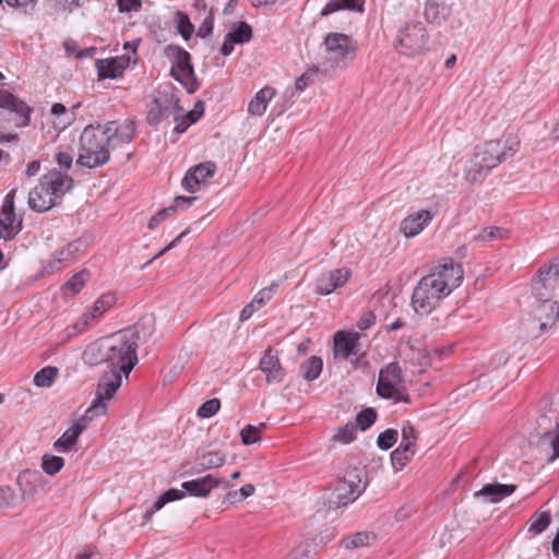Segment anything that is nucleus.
Wrapping results in <instances>:
<instances>
[{
  "mask_svg": "<svg viewBox=\"0 0 559 559\" xmlns=\"http://www.w3.org/2000/svg\"><path fill=\"white\" fill-rule=\"evenodd\" d=\"M397 437V430L386 429L378 436L377 444L381 450H389L396 443Z\"/></svg>",
  "mask_w": 559,
  "mask_h": 559,
  "instance_id": "49530a36",
  "label": "nucleus"
},
{
  "mask_svg": "<svg viewBox=\"0 0 559 559\" xmlns=\"http://www.w3.org/2000/svg\"><path fill=\"white\" fill-rule=\"evenodd\" d=\"M275 96V90L270 86L261 88L248 105V112L252 116H261L266 110L269 102Z\"/></svg>",
  "mask_w": 559,
  "mask_h": 559,
  "instance_id": "c85d7f7f",
  "label": "nucleus"
},
{
  "mask_svg": "<svg viewBox=\"0 0 559 559\" xmlns=\"http://www.w3.org/2000/svg\"><path fill=\"white\" fill-rule=\"evenodd\" d=\"M138 326L139 324L118 331L90 344L83 352V359L88 365L107 362L110 371H118L128 377L138 364Z\"/></svg>",
  "mask_w": 559,
  "mask_h": 559,
  "instance_id": "f257e3e1",
  "label": "nucleus"
},
{
  "mask_svg": "<svg viewBox=\"0 0 559 559\" xmlns=\"http://www.w3.org/2000/svg\"><path fill=\"white\" fill-rule=\"evenodd\" d=\"M463 269L451 258L441 259L438 264L416 285L412 306L419 314L430 313L439 302L461 285Z\"/></svg>",
  "mask_w": 559,
  "mask_h": 559,
  "instance_id": "f03ea898",
  "label": "nucleus"
},
{
  "mask_svg": "<svg viewBox=\"0 0 559 559\" xmlns=\"http://www.w3.org/2000/svg\"><path fill=\"white\" fill-rule=\"evenodd\" d=\"M259 308L257 307V305H254V302L251 301L250 304H248L246 307H243V309L240 312V316H239L240 321H247L248 319H250L251 316Z\"/></svg>",
  "mask_w": 559,
  "mask_h": 559,
  "instance_id": "0e129e2a",
  "label": "nucleus"
},
{
  "mask_svg": "<svg viewBox=\"0 0 559 559\" xmlns=\"http://www.w3.org/2000/svg\"><path fill=\"white\" fill-rule=\"evenodd\" d=\"M216 165L213 162H204L190 168L182 179V187L188 192H194L199 186L215 173Z\"/></svg>",
  "mask_w": 559,
  "mask_h": 559,
  "instance_id": "a211bd4d",
  "label": "nucleus"
},
{
  "mask_svg": "<svg viewBox=\"0 0 559 559\" xmlns=\"http://www.w3.org/2000/svg\"><path fill=\"white\" fill-rule=\"evenodd\" d=\"M415 454V450L408 447L399 445L391 453L392 466L395 471H401L412 460Z\"/></svg>",
  "mask_w": 559,
  "mask_h": 559,
  "instance_id": "e433bc0d",
  "label": "nucleus"
},
{
  "mask_svg": "<svg viewBox=\"0 0 559 559\" xmlns=\"http://www.w3.org/2000/svg\"><path fill=\"white\" fill-rule=\"evenodd\" d=\"M72 186L73 179L70 176L55 169L50 170L29 191L28 205L33 211L47 212L61 202Z\"/></svg>",
  "mask_w": 559,
  "mask_h": 559,
  "instance_id": "20e7f679",
  "label": "nucleus"
},
{
  "mask_svg": "<svg viewBox=\"0 0 559 559\" xmlns=\"http://www.w3.org/2000/svg\"><path fill=\"white\" fill-rule=\"evenodd\" d=\"M365 0H329L322 8L320 15L328 16L340 10L362 12Z\"/></svg>",
  "mask_w": 559,
  "mask_h": 559,
  "instance_id": "c756f323",
  "label": "nucleus"
},
{
  "mask_svg": "<svg viewBox=\"0 0 559 559\" xmlns=\"http://www.w3.org/2000/svg\"><path fill=\"white\" fill-rule=\"evenodd\" d=\"M195 462L198 472L219 467L225 462V454L219 451L198 453Z\"/></svg>",
  "mask_w": 559,
  "mask_h": 559,
  "instance_id": "473e14b6",
  "label": "nucleus"
},
{
  "mask_svg": "<svg viewBox=\"0 0 559 559\" xmlns=\"http://www.w3.org/2000/svg\"><path fill=\"white\" fill-rule=\"evenodd\" d=\"M16 497L10 487L0 488V510L14 506Z\"/></svg>",
  "mask_w": 559,
  "mask_h": 559,
  "instance_id": "864d4df0",
  "label": "nucleus"
},
{
  "mask_svg": "<svg viewBox=\"0 0 559 559\" xmlns=\"http://www.w3.org/2000/svg\"><path fill=\"white\" fill-rule=\"evenodd\" d=\"M243 444L250 445L260 440V429L253 425H247L240 431Z\"/></svg>",
  "mask_w": 559,
  "mask_h": 559,
  "instance_id": "09e8293b",
  "label": "nucleus"
},
{
  "mask_svg": "<svg viewBox=\"0 0 559 559\" xmlns=\"http://www.w3.org/2000/svg\"><path fill=\"white\" fill-rule=\"evenodd\" d=\"M176 211V206L165 207L158 211L154 216L148 221V228L155 229L171 212Z\"/></svg>",
  "mask_w": 559,
  "mask_h": 559,
  "instance_id": "5fc2aeb1",
  "label": "nucleus"
},
{
  "mask_svg": "<svg viewBox=\"0 0 559 559\" xmlns=\"http://www.w3.org/2000/svg\"><path fill=\"white\" fill-rule=\"evenodd\" d=\"M188 234V229L183 230L180 235H178L169 245H167L165 248H163L159 252H157L146 264L152 263L155 259L164 255L167 251H169L171 248L176 246V243Z\"/></svg>",
  "mask_w": 559,
  "mask_h": 559,
  "instance_id": "680f3d73",
  "label": "nucleus"
},
{
  "mask_svg": "<svg viewBox=\"0 0 559 559\" xmlns=\"http://www.w3.org/2000/svg\"><path fill=\"white\" fill-rule=\"evenodd\" d=\"M519 144L516 138L509 136L503 141H489L477 147L465 170L466 180L471 183L483 181L490 169L515 154Z\"/></svg>",
  "mask_w": 559,
  "mask_h": 559,
  "instance_id": "7ed1b4c3",
  "label": "nucleus"
},
{
  "mask_svg": "<svg viewBox=\"0 0 559 559\" xmlns=\"http://www.w3.org/2000/svg\"><path fill=\"white\" fill-rule=\"evenodd\" d=\"M40 169V162L39 160H33L31 163L27 164V167L25 169V176L26 177H33L35 175H37V173L39 171Z\"/></svg>",
  "mask_w": 559,
  "mask_h": 559,
  "instance_id": "774afa93",
  "label": "nucleus"
},
{
  "mask_svg": "<svg viewBox=\"0 0 559 559\" xmlns=\"http://www.w3.org/2000/svg\"><path fill=\"white\" fill-rule=\"evenodd\" d=\"M352 276L348 267H341L321 274L316 282V292L320 295H329L343 287Z\"/></svg>",
  "mask_w": 559,
  "mask_h": 559,
  "instance_id": "2eb2a0df",
  "label": "nucleus"
},
{
  "mask_svg": "<svg viewBox=\"0 0 559 559\" xmlns=\"http://www.w3.org/2000/svg\"><path fill=\"white\" fill-rule=\"evenodd\" d=\"M116 301L112 294H104L93 304L92 308L84 312L80 319L73 324V328L82 332L84 331L94 320L99 319L108 309H110Z\"/></svg>",
  "mask_w": 559,
  "mask_h": 559,
  "instance_id": "dca6fc26",
  "label": "nucleus"
},
{
  "mask_svg": "<svg viewBox=\"0 0 559 559\" xmlns=\"http://www.w3.org/2000/svg\"><path fill=\"white\" fill-rule=\"evenodd\" d=\"M120 12L139 11L142 7L141 0H118Z\"/></svg>",
  "mask_w": 559,
  "mask_h": 559,
  "instance_id": "6e6d98bb",
  "label": "nucleus"
},
{
  "mask_svg": "<svg viewBox=\"0 0 559 559\" xmlns=\"http://www.w3.org/2000/svg\"><path fill=\"white\" fill-rule=\"evenodd\" d=\"M179 99L174 96L158 97L154 106L148 111L147 120L151 124H157L163 119L168 118L179 111Z\"/></svg>",
  "mask_w": 559,
  "mask_h": 559,
  "instance_id": "6ab92c4d",
  "label": "nucleus"
},
{
  "mask_svg": "<svg viewBox=\"0 0 559 559\" xmlns=\"http://www.w3.org/2000/svg\"><path fill=\"white\" fill-rule=\"evenodd\" d=\"M358 341V333L336 332L334 335V356L347 359L350 355L356 354Z\"/></svg>",
  "mask_w": 559,
  "mask_h": 559,
  "instance_id": "393cba45",
  "label": "nucleus"
},
{
  "mask_svg": "<svg viewBox=\"0 0 559 559\" xmlns=\"http://www.w3.org/2000/svg\"><path fill=\"white\" fill-rule=\"evenodd\" d=\"M259 368L265 374L267 383H280L284 380L285 370L272 348L264 353L260 359Z\"/></svg>",
  "mask_w": 559,
  "mask_h": 559,
  "instance_id": "aec40b11",
  "label": "nucleus"
},
{
  "mask_svg": "<svg viewBox=\"0 0 559 559\" xmlns=\"http://www.w3.org/2000/svg\"><path fill=\"white\" fill-rule=\"evenodd\" d=\"M551 523V516L549 512L542 511L535 512L528 520V533L532 536H536L548 528Z\"/></svg>",
  "mask_w": 559,
  "mask_h": 559,
  "instance_id": "f704fd0d",
  "label": "nucleus"
},
{
  "mask_svg": "<svg viewBox=\"0 0 559 559\" xmlns=\"http://www.w3.org/2000/svg\"><path fill=\"white\" fill-rule=\"evenodd\" d=\"M539 444L545 449V451L550 452L547 459L548 462H552L559 457V433H556L552 430L546 431L540 437Z\"/></svg>",
  "mask_w": 559,
  "mask_h": 559,
  "instance_id": "c9c22d12",
  "label": "nucleus"
},
{
  "mask_svg": "<svg viewBox=\"0 0 559 559\" xmlns=\"http://www.w3.org/2000/svg\"><path fill=\"white\" fill-rule=\"evenodd\" d=\"M79 144L78 165L91 169L109 162L112 143L103 124L85 127L81 133Z\"/></svg>",
  "mask_w": 559,
  "mask_h": 559,
  "instance_id": "39448f33",
  "label": "nucleus"
},
{
  "mask_svg": "<svg viewBox=\"0 0 559 559\" xmlns=\"http://www.w3.org/2000/svg\"><path fill=\"white\" fill-rule=\"evenodd\" d=\"M176 23H177V31L179 32V34L186 40H188L194 32V26L190 22L189 16L186 13L178 11L176 13Z\"/></svg>",
  "mask_w": 559,
  "mask_h": 559,
  "instance_id": "37998d69",
  "label": "nucleus"
},
{
  "mask_svg": "<svg viewBox=\"0 0 559 559\" xmlns=\"http://www.w3.org/2000/svg\"><path fill=\"white\" fill-rule=\"evenodd\" d=\"M272 288H263L261 289L255 297L253 298L252 302L257 305V307L260 309L266 300L271 298Z\"/></svg>",
  "mask_w": 559,
  "mask_h": 559,
  "instance_id": "052dcab7",
  "label": "nucleus"
},
{
  "mask_svg": "<svg viewBox=\"0 0 559 559\" xmlns=\"http://www.w3.org/2000/svg\"><path fill=\"white\" fill-rule=\"evenodd\" d=\"M58 373L59 369L57 367L47 366L35 373L34 384L38 388H49L55 382Z\"/></svg>",
  "mask_w": 559,
  "mask_h": 559,
  "instance_id": "4c0bfd02",
  "label": "nucleus"
},
{
  "mask_svg": "<svg viewBox=\"0 0 559 559\" xmlns=\"http://www.w3.org/2000/svg\"><path fill=\"white\" fill-rule=\"evenodd\" d=\"M377 419V412L369 407L365 408L356 416V426L360 428V430H366L371 427Z\"/></svg>",
  "mask_w": 559,
  "mask_h": 559,
  "instance_id": "a18cd8bd",
  "label": "nucleus"
},
{
  "mask_svg": "<svg viewBox=\"0 0 559 559\" xmlns=\"http://www.w3.org/2000/svg\"><path fill=\"white\" fill-rule=\"evenodd\" d=\"M324 56L319 64L324 72H335L348 67L356 56L357 41L343 33H329L323 41Z\"/></svg>",
  "mask_w": 559,
  "mask_h": 559,
  "instance_id": "423d86ee",
  "label": "nucleus"
},
{
  "mask_svg": "<svg viewBox=\"0 0 559 559\" xmlns=\"http://www.w3.org/2000/svg\"><path fill=\"white\" fill-rule=\"evenodd\" d=\"M165 56L171 61L170 75L181 83L188 93H194L199 84L194 75L191 55L180 46L168 45L165 48Z\"/></svg>",
  "mask_w": 559,
  "mask_h": 559,
  "instance_id": "0eeeda50",
  "label": "nucleus"
},
{
  "mask_svg": "<svg viewBox=\"0 0 559 559\" xmlns=\"http://www.w3.org/2000/svg\"><path fill=\"white\" fill-rule=\"evenodd\" d=\"M516 489L515 485H503L499 483L487 484L475 492V497H483L487 502L496 503L504 497L512 495Z\"/></svg>",
  "mask_w": 559,
  "mask_h": 559,
  "instance_id": "cd10ccee",
  "label": "nucleus"
},
{
  "mask_svg": "<svg viewBox=\"0 0 559 559\" xmlns=\"http://www.w3.org/2000/svg\"><path fill=\"white\" fill-rule=\"evenodd\" d=\"M173 116L175 121V131L177 133L185 132L191 123L197 121L192 112H188L187 115L181 116L178 114V111H176V114Z\"/></svg>",
  "mask_w": 559,
  "mask_h": 559,
  "instance_id": "8fccbe9b",
  "label": "nucleus"
},
{
  "mask_svg": "<svg viewBox=\"0 0 559 559\" xmlns=\"http://www.w3.org/2000/svg\"><path fill=\"white\" fill-rule=\"evenodd\" d=\"M376 542V534L373 532H357L348 535L342 539V546L345 549H358L361 547L371 546Z\"/></svg>",
  "mask_w": 559,
  "mask_h": 559,
  "instance_id": "2f4dec72",
  "label": "nucleus"
},
{
  "mask_svg": "<svg viewBox=\"0 0 559 559\" xmlns=\"http://www.w3.org/2000/svg\"><path fill=\"white\" fill-rule=\"evenodd\" d=\"M366 485L362 484L359 474L350 471L342 479H337L328 498L330 509H337L355 501L365 490Z\"/></svg>",
  "mask_w": 559,
  "mask_h": 559,
  "instance_id": "9d476101",
  "label": "nucleus"
},
{
  "mask_svg": "<svg viewBox=\"0 0 559 559\" xmlns=\"http://www.w3.org/2000/svg\"><path fill=\"white\" fill-rule=\"evenodd\" d=\"M416 440H417V436H416L414 427L409 423H406L402 427V442L400 445H404V447L414 449V447L416 444Z\"/></svg>",
  "mask_w": 559,
  "mask_h": 559,
  "instance_id": "3c124183",
  "label": "nucleus"
},
{
  "mask_svg": "<svg viewBox=\"0 0 559 559\" xmlns=\"http://www.w3.org/2000/svg\"><path fill=\"white\" fill-rule=\"evenodd\" d=\"M121 373L118 371L104 374L98 382L95 400L86 409V413L92 415L93 418L105 415L107 413L106 401L112 399L121 386Z\"/></svg>",
  "mask_w": 559,
  "mask_h": 559,
  "instance_id": "9b49d317",
  "label": "nucleus"
},
{
  "mask_svg": "<svg viewBox=\"0 0 559 559\" xmlns=\"http://www.w3.org/2000/svg\"><path fill=\"white\" fill-rule=\"evenodd\" d=\"M56 162L60 167L68 169L72 165L73 156L70 152H59L56 155Z\"/></svg>",
  "mask_w": 559,
  "mask_h": 559,
  "instance_id": "bf43d9fd",
  "label": "nucleus"
},
{
  "mask_svg": "<svg viewBox=\"0 0 559 559\" xmlns=\"http://www.w3.org/2000/svg\"><path fill=\"white\" fill-rule=\"evenodd\" d=\"M86 243L82 239H75L72 242L60 249L52 259L48 262L47 269L49 272L59 270L63 263H70L74 261L78 253L84 251Z\"/></svg>",
  "mask_w": 559,
  "mask_h": 559,
  "instance_id": "b1692460",
  "label": "nucleus"
},
{
  "mask_svg": "<svg viewBox=\"0 0 559 559\" xmlns=\"http://www.w3.org/2000/svg\"><path fill=\"white\" fill-rule=\"evenodd\" d=\"M432 214L427 210H420L406 216L400 225V231L407 238L419 235L431 222Z\"/></svg>",
  "mask_w": 559,
  "mask_h": 559,
  "instance_id": "4be33fe9",
  "label": "nucleus"
},
{
  "mask_svg": "<svg viewBox=\"0 0 559 559\" xmlns=\"http://www.w3.org/2000/svg\"><path fill=\"white\" fill-rule=\"evenodd\" d=\"M0 108L15 112L19 116V120L16 121L17 126H27L29 123L31 108L25 102L19 99L5 90H0Z\"/></svg>",
  "mask_w": 559,
  "mask_h": 559,
  "instance_id": "5701e85b",
  "label": "nucleus"
},
{
  "mask_svg": "<svg viewBox=\"0 0 559 559\" xmlns=\"http://www.w3.org/2000/svg\"><path fill=\"white\" fill-rule=\"evenodd\" d=\"M104 127L112 143V150L119 144L131 143L136 134L134 121L130 119H126L119 124L116 121H108Z\"/></svg>",
  "mask_w": 559,
  "mask_h": 559,
  "instance_id": "f3484780",
  "label": "nucleus"
},
{
  "mask_svg": "<svg viewBox=\"0 0 559 559\" xmlns=\"http://www.w3.org/2000/svg\"><path fill=\"white\" fill-rule=\"evenodd\" d=\"M376 322V316L371 312H365L357 322L359 330H367Z\"/></svg>",
  "mask_w": 559,
  "mask_h": 559,
  "instance_id": "13d9d810",
  "label": "nucleus"
},
{
  "mask_svg": "<svg viewBox=\"0 0 559 559\" xmlns=\"http://www.w3.org/2000/svg\"><path fill=\"white\" fill-rule=\"evenodd\" d=\"M16 191V188H12L9 191L4 198L0 213V227L5 231L4 238L7 240H12L22 228L21 221L15 224L14 197Z\"/></svg>",
  "mask_w": 559,
  "mask_h": 559,
  "instance_id": "4468645a",
  "label": "nucleus"
},
{
  "mask_svg": "<svg viewBox=\"0 0 559 559\" xmlns=\"http://www.w3.org/2000/svg\"><path fill=\"white\" fill-rule=\"evenodd\" d=\"M94 418L85 412L63 435L55 442V447L61 451H70L76 443L79 436L88 427Z\"/></svg>",
  "mask_w": 559,
  "mask_h": 559,
  "instance_id": "412c9836",
  "label": "nucleus"
},
{
  "mask_svg": "<svg viewBox=\"0 0 559 559\" xmlns=\"http://www.w3.org/2000/svg\"><path fill=\"white\" fill-rule=\"evenodd\" d=\"M221 407L218 399H212L204 402L198 409V415L202 418H210L215 415Z\"/></svg>",
  "mask_w": 559,
  "mask_h": 559,
  "instance_id": "de8ad7c7",
  "label": "nucleus"
},
{
  "mask_svg": "<svg viewBox=\"0 0 559 559\" xmlns=\"http://www.w3.org/2000/svg\"><path fill=\"white\" fill-rule=\"evenodd\" d=\"M213 27H214L213 17L212 16H207V17L204 19L202 24L199 26L197 35L199 37L205 38V37H207L209 35L212 34Z\"/></svg>",
  "mask_w": 559,
  "mask_h": 559,
  "instance_id": "4d7b16f0",
  "label": "nucleus"
},
{
  "mask_svg": "<svg viewBox=\"0 0 559 559\" xmlns=\"http://www.w3.org/2000/svg\"><path fill=\"white\" fill-rule=\"evenodd\" d=\"M428 38L427 29L420 21H406L399 29L395 47L400 53L416 56L426 49Z\"/></svg>",
  "mask_w": 559,
  "mask_h": 559,
  "instance_id": "1a4fd4ad",
  "label": "nucleus"
},
{
  "mask_svg": "<svg viewBox=\"0 0 559 559\" xmlns=\"http://www.w3.org/2000/svg\"><path fill=\"white\" fill-rule=\"evenodd\" d=\"M226 35L233 38V41L236 44H245L251 40L252 28L248 23L239 22L237 26Z\"/></svg>",
  "mask_w": 559,
  "mask_h": 559,
  "instance_id": "a19ab883",
  "label": "nucleus"
},
{
  "mask_svg": "<svg viewBox=\"0 0 559 559\" xmlns=\"http://www.w3.org/2000/svg\"><path fill=\"white\" fill-rule=\"evenodd\" d=\"M236 43L233 41V38H230L228 35L225 36V39L223 41V45L221 47V52L223 56H229L233 50Z\"/></svg>",
  "mask_w": 559,
  "mask_h": 559,
  "instance_id": "69168bd1",
  "label": "nucleus"
},
{
  "mask_svg": "<svg viewBox=\"0 0 559 559\" xmlns=\"http://www.w3.org/2000/svg\"><path fill=\"white\" fill-rule=\"evenodd\" d=\"M323 369V361L318 356L309 357L299 367V372L307 381H313L319 378Z\"/></svg>",
  "mask_w": 559,
  "mask_h": 559,
  "instance_id": "72a5a7b5",
  "label": "nucleus"
},
{
  "mask_svg": "<svg viewBox=\"0 0 559 559\" xmlns=\"http://www.w3.org/2000/svg\"><path fill=\"white\" fill-rule=\"evenodd\" d=\"M452 8L443 1L426 0L424 16L430 24L442 25L451 15Z\"/></svg>",
  "mask_w": 559,
  "mask_h": 559,
  "instance_id": "a878e982",
  "label": "nucleus"
},
{
  "mask_svg": "<svg viewBox=\"0 0 559 559\" xmlns=\"http://www.w3.org/2000/svg\"><path fill=\"white\" fill-rule=\"evenodd\" d=\"M185 493L179 489H168L165 491L153 504V507L146 511L145 516H151L154 512L160 510L166 503L175 500H179Z\"/></svg>",
  "mask_w": 559,
  "mask_h": 559,
  "instance_id": "ea45409f",
  "label": "nucleus"
},
{
  "mask_svg": "<svg viewBox=\"0 0 559 559\" xmlns=\"http://www.w3.org/2000/svg\"><path fill=\"white\" fill-rule=\"evenodd\" d=\"M532 288L539 301H549L555 296L559 289V259H554L548 265H543L538 270Z\"/></svg>",
  "mask_w": 559,
  "mask_h": 559,
  "instance_id": "f8f14e48",
  "label": "nucleus"
},
{
  "mask_svg": "<svg viewBox=\"0 0 559 559\" xmlns=\"http://www.w3.org/2000/svg\"><path fill=\"white\" fill-rule=\"evenodd\" d=\"M96 68L100 79H116L122 74L126 64L117 59H99Z\"/></svg>",
  "mask_w": 559,
  "mask_h": 559,
  "instance_id": "7c9ffc66",
  "label": "nucleus"
},
{
  "mask_svg": "<svg viewBox=\"0 0 559 559\" xmlns=\"http://www.w3.org/2000/svg\"><path fill=\"white\" fill-rule=\"evenodd\" d=\"M64 465V460L61 456L44 455L41 467L48 475L57 474Z\"/></svg>",
  "mask_w": 559,
  "mask_h": 559,
  "instance_id": "c03bdc74",
  "label": "nucleus"
},
{
  "mask_svg": "<svg viewBox=\"0 0 559 559\" xmlns=\"http://www.w3.org/2000/svg\"><path fill=\"white\" fill-rule=\"evenodd\" d=\"M355 435L356 427L353 424H347L337 430L334 439L343 443H349L355 439Z\"/></svg>",
  "mask_w": 559,
  "mask_h": 559,
  "instance_id": "603ef678",
  "label": "nucleus"
},
{
  "mask_svg": "<svg viewBox=\"0 0 559 559\" xmlns=\"http://www.w3.org/2000/svg\"><path fill=\"white\" fill-rule=\"evenodd\" d=\"M197 200L195 197H183L179 195L175 198L174 205L176 210L182 205H191Z\"/></svg>",
  "mask_w": 559,
  "mask_h": 559,
  "instance_id": "338daca9",
  "label": "nucleus"
},
{
  "mask_svg": "<svg viewBox=\"0 0 559 559\" xmlns=\"http://www.w3.org/2000/svg\"><path fill=\"white\" fill-rule=\"evenodd\" d=\"M376 391L380 397L393 400L395 403L409 402L402 369L396 362H391L380 370Z\"/></svg>",
  "mask_w": 559,
  "mask_h": 559,
  "instance_id": "6e6552de",
  "label": "nucleus"
},
{
  "mask_svg": "<svg viewBox=\"0 0 559 559\" xmlns=\"http://www.w3.org/2000/svg\"><path fill=\"white\" fill-rule=\"evenodd\" d=\"M559 318V304L557 301H540L534 309L533 317L526 320L523 325L532 337H538L548 328L552 326Z\"/></svg>",
  "mask_w": 559,
  "mask_h": 559,
  "instance_id": "ddd939ff",
  "label": "nucleus"
},
{
  "mask_svg": "<svg viewBox=\"0 0 559 559\" xmlns=\"http://www.w3.org/2000/svg\"><path fill=\"white\" fill-rule=\"evenodd\" d=\"M221 483L222 480L213 475H206L190 481H185L181 487L190 496L206 497L211 490L218 487Z\"/></svg>",
  "mask_w": 559,
  "mask_h": 559,
  "instance_id": "bb28decb",
  "label": "nucleus"
},
{
  "mask_svg": "<svg viewBox=\"0 0 559 559\" xmlns=\"http://www.w3.org/2000/svg\"><path fill=\"white\" fill-rule=\"evenodd\" d=\"M88 278L90 272L83 270L74 274L68 282H66L62 286V289L64 293L70 292L72 295H75L83 289Z\"/></svg>",
  "mask_w": 559,
  "mask_h": 559,
  "instance_id": "58836bf2",
  "label": "nucleus"
},
{
  "mask_svg": "<svg viewBox=\"0 0 559 559\" xmlns=\"http://www.w3.org/2000/svg\"><path fill=\"white\" fill-rule=\"evenodd\" d=\"M506 234L507 230L501 227L489 226L483 228L476 236H474V240L489 242L504 238Z\"/></svg>",
  "mask_w": 559,
  "mask_h": 559,
  "instance_id": "79ce46f5",
  "label": "nucleus"
},
{
  "mask_svg": "<svg viewBox=\"0 0 559 559\" xmlns=\"http://www.w3.org/2000/svg\"><path fill=\"white\" fill-rule=\"evenodd\" d=\"M311 550L308 547L296 548L286 559H310Z\"/></svg>",
  "mask_w": 559,
  "mask_h": 559,
  "instance_id": "e2e57ef3",
  "label": "nucleus"
}]
</instances>
